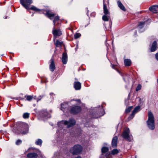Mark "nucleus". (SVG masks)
Returning <instances> with one entry per match:
<instances>
[{
    "mask_svg": "<svg viewBox=\"0 0 158 158\" xmlns=\"http://www.w3.org/2000/svg\"><path fill=\"white\" fill-rule=\"evenodd\" d=\"M82 150L83 147L81 145L76 144L71 148L70 152L73 155H77L81 154Z\"/></svg>",
    "mask_w": 158,
    "mask_h": 158,
    "instance_id": "obj_3",
    "label": "nucleus"
},
{
    "mask_svg": "<svg viewBox=\"0 0 158 158\" xmlns=\"http://www.w3.org/2000/svg\"><path fill=\"white\" fill-rule=\"evenodd\" d=\"M111 66L113 69H114L115 65H114L112 64H111Z\"/></svg>",
    "mask_w": 158,
    "mask_h": 158,
    "instance_id": "obj_41",
    "label": "nucleus"
},
{
    "mask_svg": "<svg viewBox=\"0 0 158 158\" xmlns=\"http://www.w3.org/2000/svg\"><path fill=\"white\" fill-rule=\"evenodd\" d=\"M45 15L51 20H52L53 18L55 16V14L54 13H50L49 11H48L46 12Z\"/></svg>",
    "mask_w": 158,
    "mask_h": 158,
    "instance_id": "obj_20",
    "label": "nucleus"
},
{
    "mask_svg": "<svg viewBox=\"0 0 158 158\" xmlns=\"http://www.w3.org/2000/svg\"><path fill=\"white\" fill-rule=\"evenodd\" d=\"M22 141L20 139H18L16 142L15 143L17 145H19L22 143Z\"/></svg>",
    "mask_w": 158,
    "mask_h": 158,
    "instance_id": "obj_37",
    "label": "nucleus"
},
{
    "mask_svg": "<svg viewBox=\"0 0 158 158\" xmlns=\"http://www.w3.org/2000/svg\"><path fill=\"white\" fill-rule=\"evenodd\" d=\"M118 139V138L117 136L113 138L112 141V145L113 148H115L117 147Z\"/></svg>",
    "mask_w": 158,
    "mask_h": 158,
    "instance_id": "obj_17",
    "label": "nucleus"
},
{
    "mask_svg": "<svg viewBox=\"0 0 158 158\" xmlns=\"http://www.w3.org/2000/svg\"><path fill=\"white\" fill-rule=\"evenodd\" d=\"M44 96V95H42V96L40 95V96L37 98H35L36 96H35L34 98L35 99H37V101L38 102L39 101H40L41 100V99Z\"/></svg>",
    "mask_w": 158,
    "mask_h": 158,
    "instance_id": "obj_34",
    "label": "nucleus"
},
{
    "mask_svg": "<svg viewBox=\"0 0 158 158\" xmlns=\"http://www.w3.org/2000/svg\"><path fill=\"white\" fill-rule=\"evenodd\" d=\"M20 3L27 10H33L38 12L41 11V10L37 8L34 6H32L30 8L28 7V5H27L25 3L24 0H20Z\"/></svg>",
    "mask_w": 158,
    "mask_h": 158,
    "instance_id": "obj_5",
    "label": "nucleus"
},
{
    "mask_svg": "<svg viewBox=\"0 0 158 158\" xmlns=\"http://www.w3.org/2000/svg\"><path fill=\"white\" fill-rule=\"evenodd\" d=\"M74 87L76 90L80 89L81 88V84L79 82H75L74 83Z\"/></svg>",
    "mask_w": 158,
    "mask_h": 158,
    "instance_id": "obj_18",
    "label": "nucleus"
},
{
    "mask_svg": "<svg viewBox=\"0 0 158 158\" xmlns=\"http://www.w3.org/2000/svg\"><path fill=\"white\" fill-rule=\"evenodd\" d=\"M40 114L41 116L43 118H48L51 117L50 114L48 113L46 110H41Z\"/></svg>",
    "mask_w": 158,
    "mask_h": 158,
    "instance_id": "obj_10",
    "label": "nucleus"
},
{
    "mask_svg": "<svg viewBox=\"0 0 158 158\" xmlns=\"http://www.w3.org/2000/svg\"><path fill=\"white\" fill-rule=\"evenodd\" d=\"M50 64L49 65V69L50 70L53 72L54 71L55 68V64L54 59L52 58L50 60Z\"/></svg>",
    "mask_w": 158,
    "mask_h": 158,
    "instance_id": "obj_12",
    "label": "nucleus"
},
{
    "mask_svg": "<svg viewBox=\"0 0 158 158\" xmlns=\"http://www.w3.org/2000/svg\"><path fill=\"white\" fill-rule=\"evenodd\" d=\"M42 141L40 139H38L35 142V144L37 145H40L41 146L42 143Z\"/></svg>",
    "mask_w": 158,
    "mask_h": 158,
    "instance_id": "obj_24",
    "label": "nucleus"
},
{
    "mask_svg": "<svg viewBox=\"0 0 158 158\" xmlns=\"http://www.w3.org/2000/svg\"><path fill=\"white\" fill-rule=\"evenodd\" d=\"M33 14H32V16H33Z\"/></svg>",
    "mask_w": 158,
    "mask_h": 158,
    "instance_id": "obj_50",
    "label": "nucleus"
},
{
    "mask_svg": "<svg viewBox=\"0 0 158 158\" xmlns=\"http://www.w3.org/2000/svg\"><path fill=\"white\" fill-rule=\"evenodd\" d=\"M75 158H81V157L80 156H78L77 157H76Z\"/></svg>",
    "mask_w": 158,
    "mask_h": 158,
    "instance_id": "obj_46",
    "label": "nucleus"
},
{
    "mask_svg": "<svg viewBox=\"0 0 158 158\" xmlns=\"http://www.w3.org/2000/svg\"><path fill=\"white\" fill-rule=\"evenodd\" d=\"M29 128L27 124L25 123H21L19 127L15 131L17 135H24L28 132Z\"/></svg>",
    "mask_w": 158,
    "mask_h": 158,
    "instance_id": "obj_1",
    "label": "nucleus"
},
{
    "mask_svg": "<svg viewBox=\"0 0 158 158\" xmlns=\"http://www.w3.org/2000/svg\"><path fill=\"white\" fill-rule=\"evenodd\" d=\"M132 108V106L128 107L126 109L125 112L126 113H129Z\"/></svg>",
    "mask_w": 158,
    "mask_h": 158,
    "instance_id": "obj_33",
    "label": "nucleus"
},
{
    "mask_svg": "<svg viewBox=\"0 0 158 158\" xmlns=\"http://www.w3.org/2000/svg\"><path fill=\"white\" fill-rule=\"evenodd\" d=\"M62 61L64 64H65L67 63L68 61V56L66 52H63L62 54Z\"/></svg>",
    "mask_w": 158,
    "mask_h": 158,
    "instance_id": "obj_13",
    "label": "nucleus"
},
{
    "mask_svg": "<svg viewBox=\"0 0 158 158\" xmlns=\"http://www.w3.org/2000/svg\"><path fill=\"white\" fill-rule=\"evenodd\" d=\"M62 44V42L59 41L57 40L55 42V44L57 47H60L61 46Z\"/></svg>",
    "mask_w": 158,
    "mask_h": 158,
    "instance_id": "obj_26",
    "label": "nucleus"
},
{
    "mask_svg": "<svg viewBox=\"0 0 158 158\" xmlns=\"http://www.w3.org/2000/svg\"><path fill=\"white\" fill-rule=\"evenodd\" d=\"M130 131L129 128H126L123 131L122 136L123 138L128 141H131L133 139L132 136L130 135Z\"/></svg>",
    "mask_w": 158,
    "mask_h": 158,
    "instance_id": "obj_4",
    "label": "nucleus"
},
{
    "mask_svg": "<svg viewBox=\"0 0 158 158\" xmlns=\"http://www.w3.org/2000/svg\"><path fill=\"white\" fill-rule=\"evenodd\" d=\"M81 35L79 33H76L74 35V38L76 39H77L80 37Z\"/></svg>",
    "mask_w": 158,
    "mask_h": 158,
    "instance_id": "obj_35",
    "label": "nucleus"
},
{
    "mask_svg": "<svg viewBox=\"0 0 158 158\" xmlns=\"http://www.w3.org/2000/svg\"><path fill=\"white\" fill-rule=\"evenodd\" d=\"M50 95H54V94L53 93H50Z\"/></svg>",
    "mask_w": 158,
    "mask_h": 158,
    "instance_id": "obj_45",
    "label": "nucleus"
},
{
    "mask_svg": "<svg viewBox=\"0 0 158 158\" xmlns=\"http://www.w3.org/2000/svg\"><path fill=\"white\" fill-rule=\"evenodd\" d=\"M76 101H77V102L78 103H81V100L80 99H77V100H76Z\"/></svg>",
    "mask_w": 158,
    "mask_h": 158,
    "instance_id": "obj_40",
    "label": "nucleus"
},
{
    "mask_svg": "<svg viewBox=\"0 0 158 158\" xmlns=\"http://www.w3.org/2000/svg\"><path fill=\"white\" fill-rule=\"evenodd\" d=\"M101 116V115H99V117L100 116Z\"/></svg>",
    "mask_w": 158,
    "mask_h": 158,
    "instance_id": "obj_49",
    "label": "nucleus"
},
{
    "mask_svg": "<svg viewBox=\"0 0 158 158\" xmlns=\"http://www.w3.org/2000/svg\"><path fill=\"white\" fill-rule=\"evenodd\" d=\"M33 149H34V148H29L28 149V150L27 151H28V152H29V151H30L31 150V149H32V150H33Z\"/></svg>",
    "mask_w": 158,
    "mask_h": 158,
    "instance_id": "obj_43",
    "label": "nucleus"
},
{
    "mask_svg": "<svg viewBox=\"0 0 158 158\" xmlns=\"http://www.w3.org/2000/svg\"><path fill=\"white\" fill-rule=\"evenodd\" d=\"M61 110H62L64 112L65 111L67 110L69 108V106L68 103H64L61 104Z\"/></svg>",
    "mask_w": 158,
    "mask_h": 158,
    "instance_id": "obj_16",
    "label": "nucleus"
},
{
    "mask_svg": "<svg viewBox=\"0 0 158 158\" xmlns=\"http://www.w3.org/2000/svg\"><path fill=\"white\" fill-rule=\"evenodd\" d=\"M111 156V155L110 152H106V158H110Z\"/></svg>",
    "mask_w": 158,
    "mask_h": 158,
    "instance_id": "obj_36",
    "label": "nucleus"
},
{
    "mask_svg": "<svg viewBox=\"0 0 158 158\" xmlns=\"http://www.w3.org/2000/svg\"><path fill=\"white\" fill-rule=\"evenodd\" d=\"M41 82L42 83H44L45 82L42 79H41Z\"/></svg>",
    "mask_w": 158,
    "mask_h": 158,
    "instance_id": "obj_44",
    "label": "nucleus"
},
{
    "mask_svg": "<svg viewBox=\"0 0 158 158\" xmlns=\"http://www.w3.org/2000/svg\"><path fill=\"white\" fill-rule=\"evenodd\" d=\"M157 42L155 41L152 43V47L151 48V51L153 52L155 51L157 48Z\"/></svg>",
    "mask_w": 158,
    "mask_h": 158,
    "instance_id": "obj_19",
    "label": "nucleus"
},
{
    "mask_svg": "<svg viewBox=\"0 0 158 158\" xmlns=\"http://www.w3.org/2000/svg\"><path fill=\"white\" fill-rule=\"evenodd\" d=\"M86 9L87 10V13H86V14H87V15L88 16V15H89V10H88V8H86Z\"/></svg>",
    "mask_w": 158,
    "mask_h": 158,
    "instance_id": "obj_42",
    "label": "nucleus"
},
{
    "mask_svg": "<svg viewBox=\"0 0 158 158\" xmlns=\"http://www.w3.org/2000/svg\"><path fill=\"white\" fill-rule=\"evenodd\" d=\"M141 88V86L140 84L138 85L136 89V91H138L140 90Z\"/></svg>",
    "mask_w": 158,
    "mask_h": 158,
    "instance_id": "obj_38",
    "label": "nucleus"
},
{
    "mask_svg": "<svg viewBox=\"0 0 158 158\" xmlns=\"http://www.w3.org/2000/svg\"><path fill=\"white\" fill-rule=\"evenodd\" d=\"M81 110V107L79 106H75L71 107L69 111L70 113L73 114H76L79 112Z\"/></svg>",
    "mask_w": 158,
    "mask_h": 158,
    "instance_id": "obj_7",
    "label": "nucleus"
},
{
    "mask_svg": "<svg viewBox=\"0 0 158 158\" xmlns=\"http://www.w3.org/2000/svg\"><path fill=\"white\" fill-rule=\"evenodd\" d=\"M52 33L55 37H56L57 36H60L62 34L60 30L55 29V27L53 28Z\"/></svg>",
    "mask_w": 158,
    "mask_h": 158,
    "instance_id": "obj_11",
    "label": "nucleus"
},
{
    "mask_svg": "<svg viewBox=\"0 0 158 158\" xmlns=\"http://www.w3.org/2000/svg\"><path fill=\"white\" fill-rule=\"evenodd\" d=\"M59 19H60L59 17L58 16H57L55 17L53 21V23L54 25V26L55 25L56 22L59 20Z\"/></svg>",
    "mask_w": 158,
    "mask_h": 158,
    "instance_id": "obj_31",
    "label": "nucleus"
},
{
    "mask_svg": "<svg viewBox=\"0 0 158 158\" xmlns=\"http://www.w3.org/2000/svg\"><path fill=\"white\" fill-rule=\"evenodd\" d=\"M140 106H138L134 108V110L132 111L131 114L128 118L129 120H131L133 118L135 114L140 110Z\"/></svg>",
    "mask_w": 158,
    "mask_h": 158,
    "instance_id": "obj_9",
    "label": "nucleus"
},
{
    "mask_svg": "<svg viewBox=\"0 0 158 158\" xmlns=\"http://www.w3.org/2000/svg\"><path fill=\"white\" fill-rule=\"evenodd\" d=\"M29 113H24L23 114V117L25 119L28 118L29 117Z\"/></svg>",
    "mask_w": 158,
    "mask_h": 158,
    "instance_id": "obj_27",
    "label": "nucleus"
},
{
    "mask_svg": "<svg viewBox=\"0 0 158 158\" xmlns=\"http://www.w3.org/2000/svg\"><path fill=\"white\" fill-rule=\"evenodd\" d=\"M124 64L126 66H129L131 64V61L129 59H126L124 60Z\"/></svg>",
    "mask_w": 158,
    "mask_h": 158,
    "instance_id": "obj_22",
    "label": "nucleus"
},
{
    "mask_svg": "<svg viewBox=\"0 0 158 158\" xmlns=\"http://www.w3.org/2000/svg\"><path fill=\"white\" fill-rule=\"evenodd\" d=\"M144 24V22H140L138 25V27H139L140 28H142L143 27Z\"/></svg>",
    "mask_w": 158,
    "mask_h": 158,
    "instance_id": "obj_32",
    "label": "nucleus"
},
{
    "mask_svg": "<svg viewBox=\"0 0 158 158\" xmlns=\"http://www.w3.org/2000/svg\"><path fill=\"white\" fill-rule=\"evenodd\" d=\"M148 118L147 121V125L149 128L153 130L155 129L154 117L152 113L149 111L148 114Z\"/></svg>",
    "mask_w": 158,
    "mask_h": 158,
    "instance_id": "obj_2",
    "label": "nucleus"
},
{
    "mask_svg": "<svg viewBox=\"0 0 158 158\" xmlns=\"http://www.w3.org/2000/svg\"><path fill=\"white\" fill-rule=\"evenodd\" d=\"M61 123H64V125H67V127L69 128L73 126L76 123L75 120L72 118L69 119V121H62Z\"/></svg>",
    "mask_w": 158,
    "mask_h": 158,
    "instance_id": "obj_6",
    "label": "nucleus"
},
{
    "mask_svg": "<svg viewBox=\"0 0 158 158\" xmlns=\"http://www.w3.org/2000/svg\"><path fill=\"white\" fill-rule=\"evenodd\" d=\"M110 15H105L104 14L102 16V19L103 20L105 21H107L109 20V19L110 18Z\"/></svg>",
    "mask_w": 158,
    "mask_h": 158,
    "instance_id": "obj_23",
    "label": "nucleus"
},
{
    "mask_svg": "<svg viewBox=\"0 0 158 158\" xmlns=\"http://www.w3.org/2000/svg\"><path fill=\"white\" fill-rule=\"evenodd\" d=\"M119 152L118 150L116 149H115L111 151V154L114 155L118 153Z\"/></svg>",
    "mask_w": 158,
    "mask_h": 158,
    "instance_id": "obj_28",
    "label": "nucleus"
},
{
    "mask_svg": "<svg viewBox=\"0 0 158 158\" xmlns=\"http://www.w3.org/2000/svg\"><path fill=\"white\" fill-rule=\"evenodd\" d=\"M117 3L119 7L122 10L124 11H126V9L124 6L123 5L121 1L119 0L118 1Z\"/></svg>",
    "mask_w": 158,
    "mask_h": 158,
    "instance_id": "obj_21",
    "label": "nucleus"
},
{
    "mask_svg": "<svg viewBox=\"0 0 158 158\" xmlns=\"http://www.w3.org/2000/svg\"><path fill=\"white\" fill-rule=\"evenodd\" d=\"M150 10L154 13H156L158 11V5L153 6L149 8Z\"/></svg>",
    "mask_w": 158,
    "mask_h": 158,
    "instance_id": "obj_15",
    "label": "nucleus"
},
{
    "mask_svg": "<svg viewBox=\"0 0 158 158\" xmlns=\"http://www.w3.org/2000/svg\"><path fill=\"white\" fill-rule=\"evenodd\" d=\"M155 57L156 59L158 61V53L156 54Z\"/></svg>",
    "mask_w": 158,
    "mask_h": 158,
    "instance_id": "obj_39",
    "label": "nucleus"
},
{
    "mask_svg": "<svg viewBox=\"0 0 158 158\" xmlns=\"http://www.w3.org/2000/svg\"><path fill=\"white\" fill-rule=\"evenodd\" d=\"M109 4L108 0H103V12L104 14L110 15V12L107 8L106 5Z\"/></svg>",
    "mask_w": 158,
    "mask_h": 158,
    "instance_id": "obj_8",
    "label": "nucleus"
},
{
    "mask_svg": "<svg viewBox=\"0 0 158 158\" xmlns=\"http://www.w3.org/2000/svg\"><path fill=\"white\" fill-rule=\"evenodd\" d=\"M157 83H158V79H157Z\"/></svg>",
    "mask_w": 158,
    "mask_h": 158,
    "instance_id": "obj_48",
    "label": "nucleus"
},
{
    "mask_svg": "<svg viewBox=\"0 0 158 158\" xmlns=\"http://www.w3.org/2000/svg\"><path fill=\"white\" fill-rule=\"evenodd\" d=\"M98 118V117H94V118Z\"/></svg>",
    "mask_w": 158,
    "mask_h": 158,
    "instance_id": "obj_47",
    "label": "nucleus"
},
{
    "mask_svg": "<svg viewBox=\"0 0 158 158\" xmlns=\"http://www.w3.org/2000/svg\"><path fill=\"white\" fill-rule=\"evenodd\" d=\"M109 149L106 147H103L102 148V154L105 153L108 151Z\"/></svg>",
    "mask_w": 158,
    "mask_h": 158,
    "instance_id": "obj_25",
    "label": "nucleus"
},
{
    "mask_svg": "<svg viewBox=\"0 0 158 158\" xmlns=\"http://www.w3.org/2000/svg\"><path fill=\"white\" fill-rule=\"evenodd\" d=\"M27 156L28 158H37L38 155L34 152H30L27 154Z\"/></svg>",
    "mask_w": 158,
    "mask_h": 158,
    "instance_id": "obj_14",
    "label": "nucleus"
},
{
    "mask_svg": "<svg viewBox=\"0 0 158 158\" xmlns=\"http://www.w3.org/2000/svg\"><path fill=\"white\" fill-rule=\"evenodd\" d=\"M32 3V0H26V3L27 5H28V7L29 8V6Z\"/></svg>",
    "mask_w": 158,
    "mask_h": 158,
    "instance_id": "obj_30",
    "label": "nucleus"
},
{
    "mask_svg": "<svg viewBox=\"0 0 158 158\" xmlns=\"http://www.w3.org/2000/svg\"><path fill=\"white\" fill-rule=\"evenodd\" d=\"M25 98H26V100L28 101H30L31 100H32L33 98L32 96H31V95H27L25 96L24 97Z\"/></svg>",
    "mask_w": 158,
    "mask_h": 158,
    "instance_id": "obj_29",
    "label": "nucleus"
}]
</instances>
